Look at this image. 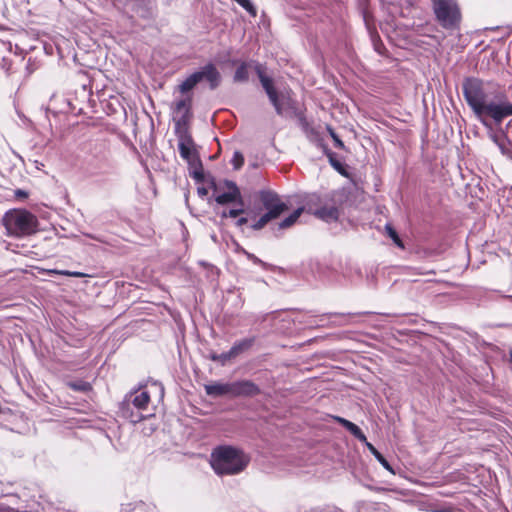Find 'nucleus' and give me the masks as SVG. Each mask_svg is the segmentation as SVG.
<instances>
[{
  "mask_svg": "<svg viewBox=\"0 0 512 512\" xmlns=\"http://www.w3.org/2000/svg\"><path fill=\"white\" fill-rule=\"evenodd\" d=\"M464 98L481 123L490 127L485 117H490L496 124L504 118L512 116V103L503 93H498L493 99L489 98L483 82L477 78H466L462 84Z\"/></svg>",
  "mask_w": 512,
  "mask_h": 512,
  "instance_id": "obj_1",
  "label": "nucleus"
},
{
  "mask_svg": "<svg viewBox=\"0 0 512 512\" xmlns=\"http://www.w3.org/2000/svg\"><path fill=\"white\" fill-rule=\"evenodd\" d=\"M250 462V457L232 446H218L211 454V466L217 475H236Z\"/></svg>",
  "mask_w": 512,
  "mask_h": 512,
  "instance_id": "obj_2",
  "label": "nucleus"
},
{
  "mask_svg": "<svg viewBox=\"0 0 512 512\" xmlns=\"http://www.w3.org/2000/svg\"><path fill=\"white\" fill-rule=\"evenodd\" d=\"M2 224L7 235L14 238H24L38 231L37 217L26 209H10L2 217Z\"/></svg>",
  "mask_w": 512,
  "mask_h": 512,
  "instance_id": "obj_3",
  "label": "nucleus"
},
{
  "mask_svg": "<svg viewBox=\"0 0 512 512\" xmlns=\"http://www.w3.org/2000/svg\"><path fill=\"white\" fill-rule=\"evenodd\" d=\"M205 392L212 397H253L260 394L261 390L251 380H239L231 383L214 382L204 386Z\"/></svg>",
  "mask_w": 512,
  "mask_h": 512,
  "instance_id": "obj_4",
  "label": "nucleus"
},
{
  "mask_svg": "<svg viewBox=\"0 0 512 512\" xmlns=\"http://www.w3.org/2000/svg\"><path fill=\"white\" fill-rule=\"evenodd\" d=\"M176 134L178 136V149L180 156L185 159L190 166L194 167L193 172H191V176L197 182L203 181V169L192 136L188 132L187 128H179L176 130Z\"/></svg>",
  "mask_w": 512,
  "mask_h": 512,
  "instance_id": "obj_5",
  "label": "nucleus"
},
{
  "mask_svg": "<svg viewBox=\"0 0 512 512\" xmlns=\"http://www.w3.org/2000/svg\"><path fill=\"white\" fill-rule=\"evenodd\" d=\"M438 23L444 29H456L461 21V12L456 0H431Z\"/></svg>",
  "mask_w": 512,
  "mask_h": 512,
  "instance_id": "obj_6",
  "label": "nucleus"
},
{
  "mask_svg": "<svg viewBox=\"0 0 512 512\" xmlns=\"http://www.w3.org/2000/svg\"><path fill=\"white\" fill-rule=\"evenodd\" d=\"M150 402V395L147 391H135L125 397L121 405L122 416L132 423L142 421L145 416L142 414Z\"/></svg>",
  "mask_w": 512,
  "mask_h": 512,
  "instance_id": "obj_7",
  "label": "nucleus"
},
{
  "mask_svg": "<svg viewBox=\"0 0 512 512\" xmlns=\"http://www.w3.org/2000/svg\"><path fill=\"white\" fill-rule=\"evenodd\" d=\"M254 70L276 113L279 116H283L289 99L286 98L283 93L277 92L274 87L273 79L265 74L263 65L255 63Z\"/></svg>",
  "mask_w": 512,
  "mask_h": 512,
  "instance_id": "obj_8",
  "label": "nucleus"
},
{
  "mask_svg": "<svg viewBox=\"0 0 512 512\" xmlns=\"http://www.w3.org/2000/svg\"><path fill=\"white\" fill-rule=\"evenodd\" d=\"M258 198L262 207L266 210L264 214H271L270 218L275 220L283 212L288 210V206L283 202L280 196L273 190L264 189L258 192Z\"/></svg>",
  "mask_w": 512,
  "mask_h": 512,
  "instance_id": "obj_9",
  "label": "nucleus"
},
{
  "mask_svg": "<svg viewBox=\"0 0 512 512\" xmlns=\"http://www.w3.org/2000/svg\"><path fill=\"white\" fill-rule=\"evenodd\" d=\"M226 192L220 193L215 197V201L219 205H226L230 203H236L239 206H244V200L241 195L240 189L237 184L230 180H225Z\"/></svg>",
  "mask_w": 512,
  "mask_h": 512,
  "instance_id": "obj_10",
  "label": "nucleus"
},
{
  "mask_svg": "<svg viewBox=\"0 0 512 512\" xmlns=\"http://www.w3.org/2000/svg\"><path fill=\"white\" fill-rule=\"evenodd\" d=\"M191 106V95H186L185 97L175 102L173 112L178 117V120L176 121V130H178L179 128H186L184 125L186 124L190 116Z\"/></svg>",
  "mask_w": 512,
  "mask_h": 512,
  "instance_id": "obj_11",
  "label": "nucleus"
},
{
  "mask_svg": "<svg viewBox=\"0 0 512 512\" xmlns=\"http://www.w3.org/2000/svg\"><path fill=\"white\" fill-rule=\"evenodd\" d=\"M112 162L107 152H102L100 156L93 157L89 163L87 170L91 175H100L110 172Z\"/></svg>",
  "mask_w": 512,
  "mask_h": 512,
  "instance_id": "obj_12",
  "label": "nucleus"
},
{
  "mask_svg": "<svg viewBox=\"0 0 512 512\" xmlns=\"http://www.w3.org/2000/svg\"><path fill=\"white\" fill-rule=\"evenodd\" d=\"M196 73L200 75V82L206 80L209 83L211 90H215L221 83V74L212 63L206 64L199 71H196Z\"/></svg>",
  "mask_w": 512,
  "mask_h": 512,
  "instance_id": "obj_13",
  "label": "nucleus"
},
{
  "mask_svg": "<svg viewBox=\"0 0 512 512\" xmlns=\"http://www.w3.org/2000/svg\"><path fill=\"white\" fill-rule=\"evenodd\" d=\"M256 62L251 61H242L239 66L237 67L234 75H233V81L235 83H244L249 80V69L254 66Z\"/></svg>",
  "mask_w": 512,
  "mask_h": 512,
  "instance_id": "obj_14",
  "label": "nucleus"
},
{
  "mask_svg": "<svg viewBox=\"0 0 512 512\" xmlns=\"http://www.w3.org/2000/svg\"><path fill=\"white\" fill-rule=\"evenodd\" d=\"M255 340H256V337L252 336V337H247V338L241 339L239 341H236L230 348L234 357L236 358L240 354L248 351L254 345Z\"/></svg>",
  "mask_w": 512,
  "mask_h": 512,
  "instance_id": "obj_15",
  "label": "nucleus"
},
{
  "mask_svg": "<svg viewBox=\"0 0 512 512\" xmlns=\"http://www.w3.org/2000/svg\"><path fill=\"white\" fill-rule=\"evenodd\" d=\"M315 215L326 222L337 221L339 210L335 206L322 207L315 211Z\"/></svg>",
  "mask_w": 512,
  "mask_h": 512,
  "instance_id": "obj_16",
  "label": "nucleus"
},
{
  "mask_svg": "<svg viewBox=\"0 0 512 512\" xmlns=\"http://www.w3.org/2000/svg\"><path fill=\"white\" fill-rule=\"evenodd\" d=\"M199 82L200 75H198L195 71L178 86V90L180 93L186 94L187 92L192 90Z\"/></svg>",
  "mask_w": 512,
  "mask_h": 512,
  "instance_id": "obj_17",
  "label": "nucleus"
},
{
  "mask_svg": "<svg viewBox=\"0 0 512 512\" xmlns=\"http://www.w3.org/2000/svg\"><path fill=\"white\" fill-rule=\"evenodd\" d=\"M365 446L368 448V450L374 455V457L377 459V461L389 472L395 473L389 462L386 460V458L368 441H366Z\"/></svg>",
  "mask_w": 512,
  "mask_h": 512,
  "instance_id": "obj_18",
  "label": "nucleus"
},
{
  "mask_svg": "<svg viewBox=\"0 0 512 512\" xmlns=\"http://www.w3.org/2000/svg\"><path fill=\"white\" fill-rule=\"evenodd\" d=\"M303 211H304V207L297 208L288 217L284 218L279 223V228L280 229H287V228L293 226L296 223V221L298 220V218L301 216Z\"/></svg>",
  "mask_w": 512,
  "mask_h": 512,
  "instance_id": "obj_19",
  "label": "nucleus"
},
{
  "mask_svg": "<svg viewBox=\"0 0 512 512\" xmlns=\"http://www.w3.org/2000/svg\"><path fill=\"white\" fill-rule=\"evenodd\" d=\"M67 385L72 390L79 392H87L91 389V385L88 382L82 380L70 381L67 383Z\"/></svg>",
  "mask_w": 512,
  "mask_h": 512,
  "instance_id": "obj_20",
  "label": "nucleus"
},
{
  "mask_svg": "<svg viewBox=\"0 0 512 512\" xmlns=\"http://www.w3.org/2000/svg\"><path fill=\"white\" fill-rule=\"evenodd\" d=\"M261 211V208H253L249 211H247L244 206H240V208H237V209H230L227 211V215L229 216V218H236L238 217L239 215L245 213V212H249V213H252L254 215H257L259 214Z\"/></svg>",
  "mask_w": 512,
  "mask_h": 512,
  "instance_id": "obj_21",
  "label": "nucleus"
},
{
  "mask_svg": "<svg viewBox=\"0 0 512 512\" xmlns=\"http://www.w3.org/2000/svg\"><path fill=\"white\" fill-rule=\"evenodd\" d=\"M325 154L329 158V162L338 172L341 174L345 173L344 167L340 161H338L335 157V154L331 152L330 150L325 149Z\"/></svg>",
  "mask_w": 512,
  "mask_h": 512,
  "instance_id": "obj_22",
  "label": "nucleus"
},
{
  "mask_svg": "<svg viewBox=\"0 0 512 512\" xmlns=\"http://www.w3.org/2000/svg\"><path fill=\"white\" fill-rule=\"evenodd\" d=\"M271 214H262L261 217L251 225V228L255 231L263 229L273 219L270 218Z\"/></svg>",
  "mask_w": 512,
  "mask_h": 512,
  "instance_id": "obj_23",
  "label": "nucleus"
},
{
  "mask_svg": "<svg viewBox=\"0 0 512 512\" xmlns=\"http://www.w3.org/2000/svg\"><path fill=\"white\" fill-rule=\"evenodd\" d=\"M347 430L359 441L363 443L367 441L365 434L356 424L352 423Z\"/></svg>",
  "mask_w": 512,
  "mask_h": 512,
  "instance_id": "obj_24",
  "label": "nucleus"
},
{
  "mask_svg": "<svg viewBox=\"0 0 512 512\" xmlns=\"http://www.w3.org/2000/svg\"><path fill=\"white\" fill-rule=\"evenodd\" d=\"M231 164L235 170H239L244 164V156L240 151H235L231 159Z\"/></svg>",
  "mask_w": 512,
  "mask_h": 512,
  "instance_id": "obj_25",
  "label": "nucleus"
},
{
  "mask_svg": "<svg viewBox=\"0 0 512 512\" xmlns=\"http://www.w3.org/2000/svg\"><path fill=\"white\" fill-rule=\"evenodd\" d=\"M237 2L242 8H244L250 15L256 16L257 11L254 5L250 0H234Z\"/></svg>",
  "mask_w": 512,
  "mask_h": 512,
  "instance_id": "obj_26",
  "label": "nucleus"
},
{
  "mask_svg": "<svg viewBox=\"0 0 512 512\" xmlns=\"http://www.w3.org/2000/svg\"><path fill=\"white\" fill-rule=\"evenodd\" d=\"M386 230H387L388 235H389V236L391 237V239L393 240V242H394L397 246H399V247L403 248V247H404V245H403V243H402L401 239L399 238V236H398L397 232L394 230V228H393V227H391L390 225H386Z\"/></svg>",
  "mask_w": 512,
  "mask_h": 512,
  "instance_id": "obj_27",
  "label": "nucleus"
},
{
  "mask_svg": "<svg viewBox=\"0 0 512 512\" xmlns=\"http://www.w3.org/2000/svg\"><path fill=\"white\" fill-rule=\"evenodd\" d=\"M327 130H328L330 136L332 137V139L334 140L335 147L339 148V149H344V143L338 137V135L335 133L334 129L332 127H330V126H327Z\"/></svg>",
  "mask_w": 512,
  "mask_h": 512,
  "instance_id": "obj_28",
  "label": "nucleus"
},
{
  "mask_svg": "<svg viewBox=\"0 0 512 512\" xmlns=\"http://www.w3.org/2000/svg\"><path fill=\"white\" fill-rule=\"evenodd\" d=\"M56 273L64 276H70V277H76V278H83L87 277L88 274L78 272V271H69V270H62V271H56Z\"/></svg>",
  "mask_w": 512,
  "mask_h": 512,
  "instance_id": "obj_29",
  "label": "nucleus"
},
{
  "mask_svg": "<svg viewBox=\"0 0 512 512\" xmlns=\"http://www.w3.org/2000/svg\"><path fill=\"white\" fill-rule=\"evenodd\" d=\"M234 355L233 353L231 352V350L227 351V352H224V353H221L219 354V363L224 366L228 361L234 359Z\"/></svg>",
  "mask_w": 512,
  "mask_h": 512,
  "instance_id": "obj_30",
  "label": "nucleus"
},
{
  "mask_svg": "<svg viewBox=\"0 0 512 512\" xmlns=\"http://www.w3.org/2000/svg\"><path fill=\"white\" fill-rule=\"evenodd\" d=\"M245 254H246L247 258L249 260H251L253 263L261 265L264 268L267 267V264L265 262H263L261 259H259L257 256H255L254 254L249 253V252H245Z\"/></svg>",
  "mask_w": 512,
  "mask_h": 512,
  "instance_id": "obj_31",
  "label": "nucleus"
},
{
  "mask_svg": "<svg viewBox=\"0 0 512 512\" xmlns=\"http://www.w3.org/2000/svg\"><path fill=\"white\" fill-rule=\"evenodd\" d=\"M14 196L18 200H24L29 196V193L23 189H16L14 191Z\"/></svg>",
  "mask_w": 512,
  "mask_h": 512,
  "instance_id": "obj_32",
  "label": "nucleus"
},
{
  "mask_svg": "<svg viewBox=\"0 0 512 512\" xmlns=\"http://www.w3.org/2000/svg\"><path fill=\"white\" fill-rule=\"evenodd\" d=\"M335 419H336V421H337L338 423H340V424H341V425H342L346 430H347V428H349V426H351V424L353 423V422H351V421H349V420H347V419H345V418H342V417H335Z\"/></svg>",
  "mask_w": 512,
  "mask_h": 512,
  "instance_id": "obj_33",
  "label": "nucleus"
},
{
  "mask_svg": "<svg viewBox=\"0 0 512 512\" xmlns=\"http://www.w3.org/2000/svg\"><path fill=\"white\" fill-rule=\"evenodd\" d=\"M497 145L499 146L501 152L503 155L509 156L512 152L501 142H498L496 139H494Z\"/></svg>",
  "mask_w": 512,
  "mask_h": 512,
  "instance_id": "obj_34",
  "label": "nucleus"
},
{
  "mask_svg": "<svg viewBox=\"0 0 512 512\" xmlns=\"http://www.w3.org/2000/svg\"><path fill=\"white\" fill-rule=\"evenodd\" d=\"M197 193L201 198H204L208 194V189L206 187H198Z\"/></svg>",
  "mask_w": 512,
  "mask_h": 512,
  "instance_id": "obj_35",
  "label": "nucleus"
},
{
  "mask_svg": "<svg viewBox=\"0 0 512 512\" xmlns=\"http://www.w3.org/2000/svg\"><path fill=\"white\" fill-rule=\"evenodd\" d=\"M248 222V218L246 217H240L237 221H236V226L237 227H242L243 225L247 224Z\"/></svg>",
  "mask_w": 512,
  "mask_h": 512,
  "instance_id": "obj_36",
  "label": "nucleus"
},
{
  "mask_svg": "<svg viewBox=\"0 0 512 512\" xmlns=\"http://www.w3.org/2000/svg\"><path fill=\"white\" fill-rule=\"evenodd\" d=\"M208 358H209L211 361L219 362V354H217L216 352H211V353L209 354Z\"/></svg>",
  "mask_w": 512,
  "mask_h": 512,
  "instance_id": "obj_37",
  "label": "nucleus"
},
{
  "mask_svg": "<svg viewBox=\"0 0 512 512\" xmlns=\"http://www.w3.org/2000/svg\"><path fill=\"white\" fill-rule=\"evenodd\" d=\"M153 13L151 10H145V13L141 14L142 17L149 18L152 17Z\"/></svg>",
  "mask_w": 512,
  "mask_h": 512,
  "instance_id": "obj_38",
  "label": "nucleus"
},
{
  "mask_svg": "<svg viewBox=\"0 0 512 512\" xmlns=\"http://www.w3.org/2000/svg\"><path fill=\"white\" fill-rule=\"evenodd\" d=\"M229 216L227 215V211H223L221 213V218H228Z\"/></svg>",
  "mask_w": 512,
  "mask_h": 512,
  "instance_id": "obj_39",
  "label": "nucleus"
},
{
  "mask_svg": "<svg viewBox=\"0 0 512 512\" xmlns=\"http://www.w3.org/2000/svg\"><path fill=\"white\" fill-rule=\"evenodd\" d=\"M504 297H505L506 299H508V300L512 301V295H505Z\"/></svg>",
  "mask_w": 512,
  "mask_h": 512,
  "instance_id": "obj_40",
  "label": "nucleus"
},
{
  "mask_svg": "<svg viewBox=\"0 0 512 512\" xmlns=\"http://www.w3.org/2000/svg\"><path fill=\"white\" fill-rule=\"evenodd\" d=\"M512 126V120L509 121L508 125H507V128L511 127Z\"/></svg>",
  "mask_w": 512,
  "mask_h": 512,
  "instance_id": "obj_41",
  "label": "nucleus"
},
{
  "mask_svg": "<svg viewBox=\"0 0 512 512\" xmlns=\"http://www.w3.org/2000/svg\"><path fill=\"white\" fill-rule=\"evenodd\" d=\"M510 360L512 362V351L510 352Z\"/></svg>",
  "mask_w": 512,
  "mask_h": 512,
  "instance_id": "obj_42",
  "label": "nucleus"
},
{
  "mask_svg": "<svg viewBox=\"0 0 512 512\" xmlns=\"http://www.w3.org/2000/svg\"><path fill=\"white\" fill-rule=\"evenodd\" d=\"M509 157L512 159V153L509 155Z\"/></svg>",
  "mask_w": 512,
  "mask_h": 512,
  "instance_id": "obj_43",
  "label": "nucleus"
}]
</instances>
